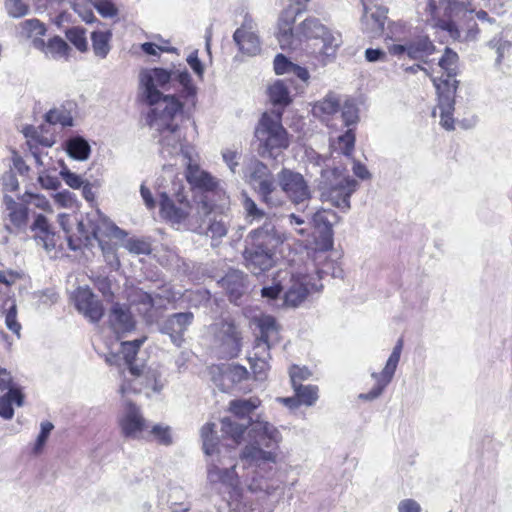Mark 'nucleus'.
Returning <instances> with one entry per match:
<instances>
[{"mask_svg": "<svg viewBox=\"0 0 512 512\" xmlns=\"http://www.w3.org/2000/svg\"><path fill=\"white\" fill-rule=\"evenodd\" d=\"M203 451L209 456L207 462V481L217 488L221 486L228 493L226 499L230 512H252L253 508L243 495L236 473V461L231 456V450L222 448L215 435V424L206 423L201 428Z\"/></svg>", "mask_w": 512, "mask_h": 512, "instance_id": "nucleus-1", "label": "nucleus"}, {"mask_svg": "<svg viewBox=\"0 0 512 512\" xmlns=\"http://www.w3.org/2000/svg\"><path fill=\"white\" fill-rule=\"evenodd\" d=\"M140 100L149 106V110L164 109L165 105L183 106L180 98L194 101L197 87L186 68L166 69L154 67L144 69L139 75Z\"/></svg>", "mask_w": 512, "mask_h": 512, "instance_id": "nucleus-2", "label": "nucleus"}, {"mask_svg": "<svg viewBox=\"0 0 512 512\" xmlns=\"http://www.w3.org/2000/svg\"><path fill=\"white\" fill-rule=\"evenodd\" d=\"M311 161L320 167L316 182L321 200L347 212L351 208L350 198L359 186L358 181L346 175L345 168L336 166L331 158L315 153Z\"/></svg>", "mask_w": 512, "mask_h": 512, "instance_id": "nucleus-3", "label": "nucleus"}, {"mask_svg": "<svg viewBox=\"0 0 512 512\" xmlns=\"http://www.w3.org/2000/svg\"><path fill=\"white\" fill-rule=\"evenodd\" d=\"M182 111L183 106L170 104L164 109L148 110L145 115V122L152 130L153 138L157 139L159 152L164 158L184 153V137L178 123Z\"/></svg>", "mask_w": 512, "mask_h": 512, "instance_id": "nucleus-4", "label": "nucleus"}, {"mask_svg": "<svg viewBox=\"0 0 512 512\" xmlns=\"http://www.w3.org/2000/svg\"><path fill=\"white\" fill-rule=\"evenodd\" d=\"M459 56L449 47L439 59V66L443 70L440 77H433L432 82L437 92L440 124L446 130H454L453 113L455 110V96L458 88L456 76L459 72Z\"/></svg>", "mask_w": 512, "mask_h": 512, "instance_id": "nucleus-5", "label": "nucleus"}, {"mask_svg": "<svg viewBox=\"0 0 512 512\" xmlns=\"http://www.w3.org/2000/svg\"><path fill=\"white\" fill-rule=\"evenodd\" d=\"M249 443L241 451V459L249 465H270L276 463L275 450L282 440L280 431L270 422L260 416L251 419L248 430Z\"/></svg>", "mask_w": 512, "mask_h": 512, "instance_id": "nucleus-6", "label": "nucleus"}, {"mask_svg": "<svg viewBox=\"0 0 512 512\" xmlns=\"http://www.w3.org/2000/svg\"><path fill=\"white\" fill-rule=\"evenodd\" d=\"M326 260L327 256L324 253L318 254L315 258L316 262L313 263V267L316 277L311 273L300 271L290 273L289 279L283 282V306L288 308L300 306L311 291H318L322 288L320 280L325 275L331 274L333 277H338L341 274V270H336L333 263Z\"/></svg>", "mask_w": 512, "mask_h": 512, "instance_id": "nucleus-7", "label": "nucleus"}, {"mask_svg": "<svg viewBox=\"0 0 512 512\" xmlns=\"http://www.w3.org/2000/svg\"><path fill=\"white\" fill-rule=\"evenodd\" d=\"M245 242L243 256L246 267L253 274H261L274 265L279 238L271 222H265L261 227L250 231Z\"/></svg>", "mask_w": 512, "mask_h": 512, "instance_id": "nucleus-8", "label": "nucleus"}, {"mask_svg": "<svg viewBox=\"0 0 512 512\" xmlns=\"http://www.w3.org/2000/svg\"><path fill=\"white\" fill-rule=\"evenodd\" d=\"M79 236H69L68 247L72 251L82 247L91 248L93 241L105 240V237L123 238L126 233L104 216L99 210L88 213L85 220H76Z\"/></svg>", "mask_w": 512, "mask_h": 512, "instance_id": "nucleus-9", "label": "nucleus"}, {"mask_svg": "<svg viewBox=\"0 0 512 512\" xmlns=\"http://www.w3.org/2000/svg\"><path fill=\"white\" fill-rule=\"evenodd\" d=\"M255 137L259 142L258 154L262 158L276 160L290 145L287 130L281 123V116L264 113L255 128Z\"/></svg>", "mask_w": 512, "mask_h": 512, "instance_id": "nucleus-10", "label": "nucleus"}, {"mask_svg": "<svg viewBox=\"0 0 512 512\" xmlns=\"http://www.w3.org/2000/svg\"><path fill=\"white\" fill-rule=\"evenodd\" d=\"M160 215L163 219L180 224L189 216L192 206L188 192L180 182H173L168 191H158Z\"/></svg>", "mask_w": 512, "mask_h": 512, "instance_id": "nucleus-11", "label": "nucleus"}, {"mask_svg": "<svg viewBox=\"0 0 512 512\" xmlns=\"http://www.w3.org/2000/svg\"><path fill=\"white\" fill-rule=\"evenodd\" d=\"M213 347L218 357L232 359L242 350V333L231 318H224L211 326Z\"/></svg>", "mask_w": 512, "mask_h": 512, "instance_id": "nucleus-12", "label": "nucleus"}, {"mask_svg": "<svg viewBox=\"0 0 512 512\" xmlns=\"http://www.w3.org/2000/svg\"><path fill=\"white\" fill-rule=\"evenodd\" d=\"M449 18L454 20L456 25L459 28L460 33L463 31L465 33L463 40L464 41H475L478 38L480 33V29L475 21V19L481 21L482 23L494 24L496 20L489 16L487 11L484 9H476L472 6L470 2L462 5L457 8V11L451 12V16ZM458 40H462V36Z\"/></svg>", "mask_w": 512, "mask_h": 512, "instance_id": "nucleus-13", "label": "nucleus"}, {"mask_svg": "<svg viewBox=\"0 0 512 512\" xmlns=\"http://www.w3.org/2000/svg\"><path fill=\"white\" fill-rule=\"evenodd\" d=\"M469 2L468 0H428L426 10L431 16L433 26L448 33L452 39L460 38V31L454 20L449 18L451 12Z\"/></svg>", "mask_w": 512, "mask_h": 512, "instance_id": "nucleus-14", "label": "nucleus"}, {"mask_svg": "<svg viewBox=\"0 0 512 512\" xmlns=\"http://www.w3.org/2000/svg\"><path fill=\"white\" fill-rule=\"evenodd\" d=\"M299 31L306 38L321 39L323 45L320 52L325 57H334L342 43L341 35L330 30L317 18L305 19Z\"/></svg>", "mask_w": 512, "mask_h": 512, "instance_id": "nucleus-15", "label": "nucleus"}, {"mask_svg": "<svg viewBox=\"0 0 512 512\" xmlns=\"http://www.w3.org/2000/svg\"><path fill=\"white\" fill-rule=\"evenodd\" d=\"M259 335L256 337L252 352L248 357L252 359H270V349L280 340L279 330L273 316L262 315L256 320Z\"/></svg>", "mask_w": 512, "mask_h": 512, "instance_id": "nucleus-16", "label": "nucleus"}, {"mask_svg": "<svg viewBox=\"0 0 512 512\" xmlns=\"http://www.w3.org/2000/svg\"><path fill=\"white\" fill-rule=\"evenodd\" d=\"M277 182L282 192L294 204L303 203L311 198V189L307 180L297 171L282 168L277 173Z\"/></svg>", "mask_w": 512, "mask_h": 512, "instance_id": "nucleus-17", "label": "nucleus"}, {"mask_svg": "<svg viewBox=\"0 0 512 512\" xmlns=\"http://www.w3.org/2000/svg\"><path fill=\"white\" fill-rule=\"evenodd\" d=\"M403 348V340L399 339L394 346L383 370L380 373L373 372L372 378L375 380L374 387L367 393H361L359 399L365 401H373L377 399L392 381L397 366L400 361V356Z\"/></svg>", "mask_w": 512, "mask_h": 512, "instance_id": "nucleus-18", "label": "nucleus"}, {"mask_svg": "<svg viewBox=\"0 0 512 512\" xmlns=\"http://www.w3.org/2000/svg\"><path fill=\"white\" fill-rule=\"evenodd\" d=\"M194 318L191 311L172 313L159 324L158 330L168 336L175 347L181 348L186 342L185 334L193 324Z\"/></svg>", "mask_w": 512, "mask_h": 512, "instance_id": "nucleus-19", "label": "nucleus"}, {"mask_svg": "<svg viewBox=\"0 0 512 512\" xmlns=\"http://www.w3.org/2000/svg\"><path fill=\"white\" fill-rule=\"evenodd\" d=\"M391 55L401 57L407 55L412 60L426 62V59L433 55L436 46L427 35H417L404 44H393L388 47Z\"/></svg>", "mask_w": 512, "mask_h": 512, "instance_id": "nucleus-20", "label": "nucleus"}, {"mask_svg": "<svg viewBox=\"0 0 512 512\" xmlns=\"http://www.w3.org/2000/svg\"><path fill=\"white\" fill-rule=\"evenodd\" d=\"M233 41L238 50L246 56H256L261 52V41L254 19L245 14L243 22L233 33Z\"/></svg>", "mask_w": 512, "mask_h": 512, "instance_id": "nucleus-21", "label": "nucleus"}, {"mask_svg": "<svg viewBox=\"0 0 512 512\" xmlns=\"http://www.w3.org/2000/svg\"><path fill=\"white\" fill-rule=\"evenodd\" d=\"M339 220L338 214L331 209L321 208L311 216L310 223L318 233L319 244L324 251L333 248V225Z\"/></svg>", "mask_w": 512, "mask_h": 512, "instance_id": "nucleus-22", "label": "nucleus"}, {"mask_svg": "<svg viewBox=\"0 0 512 512\" xmlns=\"http://www.w3.org/2000/svg\"><path fill=\"white\" fill-rule=\"evenodd\" d=\"M118 422L123 436L130 439H138L146 427V421L139 407L130 400L124 401V408Z\"/></svg>", "mask_w": 512, "mask_h": 512, "instance_id": "nucleus-23", "label": "nucleus"}, {"mask_svg": "<svg viewBox=\"0 0 512 512\" xmlns=\"http://www.w3.org/2000/svg\"><path fill=\"white\" fill-rule=\"evenodd\" d=\"M79 313L92 323H98L104 315L102 301L88 287H80L74 295Z\"/></svg>", "mask_w": 512, "mask_h": 512, "instance_id": "nucleus-24", "label": "nucleus"}, {"mask_svg": "<svg viewBox=\"0 0 512 512\" xmlns=\"http://www.w3.org/2000/svg\"><path fill=\"white\" fill-rule=\"evenodd\" d=\"M247 465L249 468H254L247 484V488L250 492L271 495L279 488V481L272 477L274 464H262L260 467L255 464Z\"/></svg>", "mask_w": 512, "mask_h": 512, "instance_id": "nucleus-25", "label": "nucleus"}, {"mask_svg": "<svg viewBox=\"0 0 512 512\" xmlns=\"http://www.w3.org/2000/svg\"><path fill=\"white\" fill-rule=\"evenodd\" d=\"M3 202L7 212V219L10 222V224L5 225L6 230L10 233L25 231L29 221V208L27 204L17 202L9 195H4Z\"/></svg>", "mask_w": 512, "mask_h": 512, "instance_id": "nucleus-26", "label": "nucleus"}, {"mask_svg": "<svg viewBox=\"0 0 512 512\" xmlns=\"http://www.w3.org/2000/svg\"><path fill=\"white\" fill-rule=\"evenodd\" d=\"M213 204L207 200L206 196L197 204V214L203 218V223L208 218L207 234L212 238H222L228 232V221L225 215H213Z\"/></svg>", "mask_w": 512, "mask_h": 512, "instance_id": "nucleus-27", "label": "nucleus"}, {"mask_svg": "<svg viewBox=\"0 0 512 512\" xmlns=\"http://www.w3.org/2000/svg\"><path fill=\"white\" fill-rule=\"evenodd\" d=\"M387 12L388 10L382 6L364 5L361 18L362 30L372 38L381 36L384 33Z\"/></svg>", "mask_w": 512, "mask_h": 512, "instance_id": "nucleus-28", "label": "nucleus"}, {"mask_svg": "<svg viewBox=\"0 0 512 512\" xmlns=\"http://www.w3.org/2000/svg\"><path fill=\"white\" fill-rule=\"evenodd\" d=\"M110 328L117 336H123L135 329V319L125 304L114 303L108 314Z\"/></svg>", "mask_w": 512, "mask_h": 512, "instance_id": "nucleus-29", "label": "nucleus"}, {"mask_svg": "<svg viewBox=\"0 0 512 512\" xmlns=\"http://www.w3.org/2000/svg\"><path fill=\"white\" fill-rule=\"evenodd\" d=\"M30 231L33 233L32 238L37 245L42 246L47 252L52 251L56 247V234L51 229V225L46 216L43 214H35Z\"/></svg>", "mask_w": 512, "mask_h": 512, "instance_id": "nucleus-30", "label": "nucleus"}, {"mask_svg": "<svg viewBox=\"0 0 512 512\" xmlns=\"http://www.w3.org/2000/svg\"><path fill=\"white\" fill-rule=\"evenodd\" d=\"M219 283L226 290L230 301L235 304H238V301L247 290L246 275L237 269L229 270Z\"/></svg>", "mask_w": 512, "mask_h": 512, "instance_id": "nucleus-31", "label": "nucleus"}, {"mask_svg": "<svg viewBox=\"0 0 512 512\" xmlns=\"http://www.w3.org/2000/svg\"><path fill=\"white\" fill-rule=\"evenodd\" d=\"M246 177L255 192L273 183L275 180L268 166L259 160H254L249 164Z\"/></svg>", "mask_w": 512, "mask_h": 512, "instance_id": "nucleus-32", "label": "nucleus"}, {"mask_svg": "<svg viewBox=\"0 0 512 512\" xmlns=\"http://www.w3.org/2000/svg\"><path fill=\"white\" fill-rule=\"evenodd\" d=\"M157 299H161V297L159 295L154 297L143 290H137L133 295V304L148 325L153 324L157 320L154 311L157 305Z\"/></svg>", "mask_w": 512, "mask_h": 512, "instance_id": "nucleus-33", "label": "nucleus"}, {"mask_svg": "<svg viewBox=\"0 0 512 512\" xmlns=\"http://www.w3.org/2000/svg\"><path fill=\"white\" fill-rule=\"evenodd\" d=\"M33 46L53 59L66 58L70 51L69 45L59 36L49 39L47 43L42 38H35Z\"/></svg>", "mask_w": 512, "mask_h": 512, "instance_id": "nucleus-34", "label": "nucleus"}, {"mask_svg": "<svg viewBox=\"0 0 512 512\" xmlns=\"http://www.w3.org/2000/svg\"><path fill=\"white\" fill-rule=\"evenodd\" d=\"M274 71L277 75L288 74L296 76L303 82L309 79V72L306 68L291 62L285 55L277 54L274 58Z\"/></svg>", "mask_w": 512, "mask_h": 512, "instance_id": "nucleus-35", "label": "nucleus"}, {"mask_svg": "<svg viewBox=\"0 0 512 512\" xmlns=\"http://www.w3.org/2000/svg\"><path fill=\"white\" fill-rule=\"evenodd\" d=\"M186 178L191 186L207 192L213 191L217 186V182L211 174L201 170L197 165L190 164L187 167Z\"/></svg>", "mask_w": 512, "mask_h": 512, "instance_id": "nucleus-36", "label": "nucleus"}, {"mask_svg": "<svg viewBox=\"0 0 512 512\" xmlns=\"http://www.w3.org/2000/svg\"><path fill=\"white\" fill-rule=\"evenodd\" d=\"M260 404L261 400L258 397L235 399L230 402L229 410L233 417L245 422V420L252 419V413Z\"/></svg>", "mask_w": 512, "mask_h": 512, "instance_id": "nucleus-37", "label": "nucleus"}, {"mask_svg": "<svg viewBox=\"0 0 512 512\" xmlns=\"http://www.w3.org/2000/svg\"><path fill=\"white\" fill-rule=\"evenodd\" d=\"M13 404L18 407L24 404V394L21 389H9L0 396V417L10 420L14 416Z\"/></svg>", "mask_w": 512, "mask_h": 512, "instance_id": "nucleus-38", "label": "nucleus"}, {"mask_svg": "<svg viewBox=\"0 0 512 512\" xmlns=\"http://www.w3.org/2000/svg\"><path fill=\"white\" fill-rule=\"evenodd\" d=\"M340 104L341 97L334 92H329L322 100L314 104L312 111L316 117L326 120L339 111Z\"/></svg>", "mask_w": 512, "mask_h": 512, "instance_id": "nucleus-39", "label": "nucleus"}, {"mask_svg": "<svg viewBox=\"0 0 512 512\" xmlns=\"http://www.w3.org/2000/svg\"><path fill=\"white\" fill-rule=\"evenodd\" d=\"M251 419L240 421L235 417H224L221 420L222 433L231 438L235 444H238L244 432L250 427Z\"/></svg>", "mask_w": 512, "mask_h": 512, "instance_id": "nucleus-40", "label": "nucleus"}, {"mask_svg": "<svg viewBox=\"0 0 512 512\" xmlns=\"http://www.w3.org/2000/svg\"><path fill=\"white\" fill-rule=\"evenodd\" d=\"M260 201L270 208L282 207L285 203V197L282 190L277 189L276 181L256 191Z\"/></svg>", "mask_w": 512, "mask_h": 512, "instance_id": "nucleus-41", "label": "nucleus"}, {"mask_svg": "<svg viewBox=\"0 0 512 512\" xmlns=\"http://www.w3.org/2000/svg\"><path fill=\"white\" fill-rule=\"evenodd\" d=\"M68 155L76 160H87L91 153V148L86 139L82 136H74L65 143Z\"/></svg>", "mask_w": 512, "mask_h": 512, "instance_id": "nucleus-42", "label": "nucleus"}, {"mask_svg": "<svg viewBox=\"0 0 512 512\" xmlns=\"http://www.w3.org/2000/svg\"><path fill=\"white\" fill-rule=\"evenodd\" d=\"M216 369L219 371L221 378L229 381L231 384L241 383L250 377L246 367L240 364L217 366Z\"/></svg>", "mask_w": 512, "mask_h": 512, "instance_id": "nucleus-43", "label": "nucleus"}, {"mask_svg": "<svg viewBox=\"0 0 512 512\" xmlns=\"http://www.w3.org/2000/svg\"><path fill=\"white\" fill-rule=\"evenodd\" d=\"M268 95L274 105L287 106L291 103L286 80H276L269 88Z\"/></svg>", "mask_w": 512, "mask_h": 512, "instance_id": "nucleus-44", "label": "nucleus"}, {"mask_svg": "<svg viewBox=\"0 0 512 512\" xmlns=\"http://www.w3.org/2000/svg\"><path fill=\"white\" fill-rule=\"evenodd\" d=\"M292 387L301 405L313 406L318 400V386L312 384L303 385L300 383L292 385Z\"/></svg>", "mask_w": 512, "mask_h": 512, "instance_id": "nucleus-45", "label": "nucleus"}, {"mask_svg": "<svg viewBox=\"0 0 512 512\" xmlns=\"http://www.w3.org/2000/svg\"><path fill=\"white\" fill-rule=\"evenodd\" d=\"M111 36L110 31H94L91 35L93 51L101 59L106 58L110 51L109 41Z\"/></svg>", "mask_w": 512, "mask_h": 512, "instance_id": "nucleus-46", "label": "nucleus"}, {"mask_svg": "<svg viewBox=\"0 0 512 512\" xmlns=\"http://www.w3.org/2000/svg\"><path fill=\"white\" fill-rule=\"evenodd\" d=\"M341 118L347 128L355 126L359 121V109L354 100L346 98L340 104Z\"/></svg>", "mask_w": 512, "mask_h": 512, "instance_id": "nucleus-47", "label": "nucleus"}, {"mask_svg": "<svg viewBox=\"0 0 512 512\" xmlns=\"http://www.w3.org/2000/svg\"><path fill=\"white\" fill-rule=\"evenodd\" d=\"M146 337L135 339L133 341L122 342V353L124 354L126 362L130 365V372L133 375L139 376L140 371L137 367L132 366L131 363L134 360L140 346L145 342Z\"/></svg>", "mask_w": 512, "mask_h": 512, "instance_id": "nucleus-48", "label": "nucleus"}, {"mask_svg": "<svg viewBox=\"0 0 512 512\" xmlns=\"http://www.w3.org/2000/svg\"><path fill=\"white\" fill-rule=\"evenodd\" d=\"M45 120L49 124H60L62 127H70L73 125V117L71 112L65 107H59L49 110L45 114Z\"/></svg>", "mask_w": 512, "mask_h": 512, "instance_id": "nucleus-49", "label": "nucleus"}, {"mask_svg": "<svg viewBox=\"0 0 512 512\" xmlns=\"http://www.w3.org/2000/svg\"><path fill=\"white\" fill-rule=\"evenodd\" d=\"M242 206L246 213V217L251 221H261L266 217L263 209H260L256 202L248 196L247 193H242Z\"/></svg>", "mask_w": 512, "mask_h": 512, "instance_id": "nucleus-50", "label": "nucleus"}, {"mask_svg": "<svg viewBox=\"0 0 512 512\" xmlns=\"http://www.w3.org/2000/svg\"><path fill=\"white\" fill-rule=\"evenodd\" d=\"M86 31L81 27H71L66 31L67 39L80 51L85 52L88 49Z\"/></svg>", "mask_w": 512, "mask_h": 512, "instance_id": "nucleus-51", "label": "nucleus"}, {"mask_svg": "<svg viewBox=\"0 0 512 512\" xmlns=\"http://www.w3.org/2000/svg\"><path fill=\"white\" fill-rule=\"evenodd\" d=\"M153 439L160 445L170 446L173 443L171 428L167 425L156 424L150 431Z\"/></svg>", "mask_w": 512, "mask_h": 512, "instance_id": "nucleus-52", "label": "nucleus"}, {"mask_svg": "<svg viewBox=\"0 0 512 512\" xmlns=\"http://www.w3.org/2000/svg\"><path fill=\"white\" fill-rule=\"evenodd\" d=\"M338 145L341 153L351 157L355 146V133L353 128H347L346 132L338 137Z\"/></svg>", "mask_w": 512, "mask_h": 512, "instance_id": "nucleus-53", "label": "nucleus"}, {"mask_svg": "<svg viewBox=\"0 0 512 512\" xmlns=\"http://www.w3.org/2000/svg\"><path fill=\"white\" fill-rule=\"evenodd\" d=\"M488 46L496 51V65H500L505 55L510 51L512 43L500 36H496L488 42Z\"/></svg>", "mask_w": 512, "mask_h": 512, "instance_id": "nucleus-54", "label": "nucleus"}, {"mask_svg": "<svg viewBox=\"0 0 512 512\" xmlns=\"http://www.w3.org/2000/svg\"><path fill=\"white\" fill-rule=\"evenodd\" d=\"M269 360L265 358L252 359L248 357L250 368L252 370L254 379L257 381H263L267 377V371L269 370Z\"/></svg>", "mask_w": 512, "mask_h": 512, "instance_id": "nucleus-55", "label": "nucleus"}, {"mask_svg": "<svg viewBox=\"0 0 512 512\" xmlns=\"http://www.w3.org/2000/svg\"><path fill=\"white\" fill-rule=\"evenodd\" d=\"M180 495H184L181 488H173L169 495L170 512H188L191 504L180 500Z\"/></svg>", "mask_w": 512, "mask_h": 512, "instance_id": "nucleus-56", "label": "nucleus"}, {"mask_svg": "<svg viewBox=\"0 0 512 512\" xmlns=\"http://www.w3.org/2000/svg\"><path fill=\"white\" fill-rule=\"evenodd\" d=\"M23 32L27 37L41 38L46 33L44 24L38 19H28L21 24Z\"/></svg>", "mask_w": 512, "mask_h": 512, "instance_id": "nucleus-57", "label": "nucleus"}, {"mask_svg": "<svg viewBox=\"0 0 512 512\" xmlns=\"http://www.w3.org/2000/svg\"><path fill=\"white\" fill-rule=\"evenodd\" d=\"M5 8L13 18H20L28 14L29 7L22 0H6Z\"/></svg>", "mask_w": 512, "mask_h": 512, "instance_id": "nucleus-58", "label": "nucleus"}, {"mask_svg": "<svg viewBox=\"0 0 512 512\" xmlns=\"http://www.w3.org/2000/svg\"><path fill=\"white\" fill-rule=\"evenodd\" d=\"M40 428H41L40 433L37 436V439H36L34 447H33V452L35 454H38L42 451L51 431L54 428V425L49 421H45V422L41 423Z\"/></svg>", "mask_w": 512, "mask_h": 512, "instance_id": "nucleus-59", "label": "nucleus"}, {"mask_svg": "<svg viewBox=\"0 0 512 512\" xmlns=\"http://www.w3.org/2000/svg\"><path fill=\"white\" fill-rule=\"evenodd\" d=\"M99 247L101 248V251L103 253V256L106 260V262L110 266H119V260L116 255L115 245L112 244L110 241L107 240H100L98 242Z\"/></svg>", "mask_w": 512, "mask_h": 512, "instance_id": "nucleus-60", "label": "nucleus"}, {"mask_svg": "<svg viewBox=\"0 0 512 512\" xmlns=\"http://www.w3.org/2000/svg\"><path fill=\"white\" fill-rule=\"evenodd\" d=\"M5 324L10 331L20 337L21 324L17 321V307L14 301L7 309Z\"/></svg>", "mask_w": 512, "mask_h": 512, "instance_id": "nucleus-61", "label": "nucleus"}, {"mask_svg": "<svg viewBox=\"0 0 512 512\" xmlns=\"http://www.w3.org/2000/svg\"><path fill=\"white\" fill-rule=\"evenodd\" d=\"M59 175L66 185L72 189H80L85 182L81 176L70 171L65 165H63Z\"/></svg>", "mask_w": 512, "mask_h": 512, "instance_id": "nucleus-62", "label": "nucleus"}, {"mask_svg": "<svg viewBox=\"0 0 512 512\" xmlns=\"http://www.w3.org/2000/svg\"><path fill=\"white\" fill-rule=\"evenodd\" d=\"M289 376L291 384H300L302 381L309 379L312 376L311 371L307 367H300L293 365L289 369Z\"/></svg>", "mask_w": 512, "mask_h": 512, "instance_id": "nucleus-63", "label": "nucleus"}, {"mask_svg": "<svg viewBox=\"0 0 512 512\" xmlns=\"http://www.w3.org/2000/svg\"><path fill=\"white\" fill-rule=\"evenodd\" d=\"M90 2L103 17H113L117 14V9L110 0H87Z\"/></svg>", "mask_w": 512, "mask_h": 512, "instance_id": "nucleus-64", "label": "nucleus"}]
</instances>
